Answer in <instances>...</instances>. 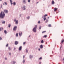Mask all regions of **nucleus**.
<instances>
[{
	"mask_svg": "<svg viewBox=\"0 0 64 64\" xmlns=\"http://www.w3.org/2000/svg\"><path fill=\"white\" fill-rule=\"evenodd\" d=\"M5 16V14L4 12H2L0 14V17L2 19H4Z\"/></svg>",
	"mask_w": 64,
	"mask_h": 64,
	"instance_id": "1",
	"label": "nucleus"
},
{
	"mask_svg": "<svg viewBox=\"0 0 64 64\" xmlns=\"http://www.w3.org/2000/svg\"><path fill=\"white\" fill-rule=\"evenodd\" d=\"M37 28V25H36L35 26L34 28L33 29V31H34V32L36 33L37 31L36 28Z\"/></svg>",
	"mask_w": 64,
	"mask_h": 64,
	"instance_id": "2",
	"label": "nucleus"
},
{
	"mask_svg": "<svg viewBox=\"0 0 64 64\" xmlns=\"http://www.w3.org/2000/svg\"><path fill=\"white\" fill-rule=\"evenodd\" d=\"M22 9H23V10H26V6H24L22 7Z\"/></svg>",
	"mask_w": 64,
	"mask_h": 64,
	"instance_id": "3",
	"label": "nucleus"
},
{
	"mask_svg": "<svg viewBox=\"0 0 64 64\" xmlns=\"http://www.w3.org/2000/svg\"><path fill=\"white\" fill-rule=\"evenodd\" d=\"M16 63V62L15 60L12 61L11 62L12 64H15Z\"/></svg>",
	"mask_w": 64,
	"mask_h": 64,
	"instance_id": "4",
	"label": "nucleus"
},
{
	"mask_svg": "<svg viewBox=\"0 0 64 64\" xmlns=\"http://www.w3.org/2000/svg\"><path fill=\"white\" fill-rule=\"evenodd\" d=\"M17 28V26H15L14 27V31H16V30Z\"/></svg>",
	"mask_w": 64,
	"mask_h": 64,
	"instance_id": "5",
	"label": "nucleus"
},
{
	"mask_svg": "<svg viewBox=\"0 0 64 64\" xmlns=\"http://www.w3.org/2000/svg\"><path fill=\"white\" fill-rule=\"evenodd\" d=\"M42 18L44 19V21H45L46 20V17L45 16H43Z\"/></svg>",
	"mask_w": 64,
	"mask_h": 64,
	"instance_id": "6",
	"label": "nucleus"
},
{
	"mask_svg": "<svg viewBox=\"0 0 64 64\" xmlns=\"http://www.w3.org/2000/svg\"><path fill=\"white\" fill-rule=\"evenodd\" d=\"M4 12L6 13H8V11L7 10H5L4 11Z\"/></svg>",
	"mask_w": 64,
	"mask_h": 64,
	"instance_id": "7",
	"label": "nucleus"
},
{
	"mask_svg": "<svg viewBox=\"0 0 64 64\" xmlns=\"http://www.w3.org/2000/svg\"><path fill=\"white\" fill-rule=\"evenodd\" d=\"M30 59H32V58H33V56H32V55H30Z\"/></svg>",
	"mask_w": 64,
	"mask_h": 64,
	"instance_id": "8",
	"label": "nucleus"
},
{
	"mask_svg": "<svg viewBox=\"0 0 64 64\" xmlns=\"http://www.w3.org/2000/svg\"><path fill=\"white\" fill-rule=\"evenodd\" d=\"M18 42L16 41L15 42V45H18Z\"/></svg>",
	"mask_w": 64,
	"mask_h": 64,
	"instance_id": "9",
	"label": "nucleus"
},
{
	"mask_svg": "<svg viewBox=\"0 0 64 64\" xmlns=\"http://www.w3.org/2000/svg\"><path fill=\"white\" fill-rule=\"evenodd\" d=\"M10 2L11 3V5H13V3H12V0H10Z\"/></svg>",
	"mask_w": 64,
	"mask_h": 64,
	"instance_id": "10",
	"label": "nucleus"
},
{
	"mask_svg": "<svg viewBox=\"0 0 64 64\" xmlns=\"http://www.w3.org/2000/svg\"><path fill=\"white\" fill-rule=\"evenodd\" d=\"M23 2L24 4H26V0H23Z\"/></svg>",
	"mask_w": 64,
	"mask_h": 64,
	"instance_id": "11",
	"label": "nucleus"
},
{
	"mask_svg": "<svg viewBox=\"0 0 64 64\" xmlns=\"http://www.w3.org/2000/svg\"><path fill=\"white\" fill-rule=\"evenodd\" d=\"M2 24H5V21H3V20H2Z\"/></svg>",
	"mask_w": 64,
	"mask_h": 64,
	"instance_id": "12",
	"label": "nucleus"
},
{
	"mask_svg": "<svg viewBox=\"0 0 64 64\" xmlns=\"http://www.w3.org/2000/svg\"><path fill=\"white\" fill-rule=\"evenodd\" d=\"M55 4V2H54V1H52V5H54V4Z\"/></svg>",
	"mask_w": 64,
	"mask_h": 64,
	"instance_id": "13",
	"label": "nucleus"
},
{
	"mask_svg": "<svg viewBox=\"0 0 64 64\" xmlns=\"http://www.w3.org/2000/svg\"><path fill=\"white\" fill-rule=\"evenodd\" d=\"M21 50H22V46H20L19 48V50H20V51H21Z\"/></svg>",
	"mask_w": 64,
	"mask_h": 64,
	"instance_id": "14",
	"label": "nucleus"
},
{
	"mask_svg": "<svg viewBox=\"0 0 64 64\" xmlns=\"http://www.w3.org/2000/svg\"><path fill=\"white\" fill-rule=\"evenodd\" d=\"M43 48V45H41L40 46V48H41V49H42Z\"/></svg>",
	"mask_w": 64,
	"mask_h": 64,
	"instance_id": "15",
	"label": "nucleus"
},
{
	"mask_svg": "<svg viewBox=\"0 0 64 64\" xmlns=\"http://www.w3.org/2000/svg\"><path fill=\"white\" fill-rule=\"evenodd\" d=\"M49 22V20L48 19H46V23H48Z\"/></svg>",
	"mask_w": 64,
	"mask_h": 64,
	"instance_id": "16",
	"label": "nucleus"
},
{
	"mask_svg": "<svg viewBox=\"0 0 64 64\" xmlns=\"http://www.w3.org/2000/svg\"><path fill=\"white\" fill-rule=\"evenodd\" d=\"M19 35L20 36H21L22 35V32H21V33H19Z\"/></svg>",
	"mask_w": 64,
	"mask_h": 64,
	"instance_id": "17",
	"label": "nucleus"
},
{
	"mask_svg": "<svg viewBox=\"0 0 64 64\" xmlns=\"http://www.w3.org/2000/svg\"><path fill=\"white\" fill-rule=\"evenodd\" d=\"M16 24H18V20H17L16 22Z\"/></svg>",
	"mask_w": 64,
	"mask_h": 64,
	"instance_id": "18",
	"label": "nucleus"
},
{
	"mask_svg": "<svg viewBox=\"0 0 64 64\" xmlns=\"http://www.w3.org/2000/svg\"><path fill=\"white\" fill-rule=\"evenodd\" d=\"M58 10V9L56 8H54V11L56 12V10Z\"/></svg>",
	"mask_w": 64,
	"mask_h": 64,
	"instance_id": "19",
	"label": "nucleus"
},
{
	"mask_svg": "<svg viewBox=\"0 0 64 64\" xmlns=\"http://www.w3.org/2000/svg\"><path fill=\"white\" fill-rule=\"evenodd\" d=\"M22 62L23 63H25V60H23L22 61Z\"/></svg>",
	"mask_w": 64,
	"mask_h": 64,
	"instance_id": "20",
	"label": "nucleus"
},
{
	"mask_svg": "<svg viewBox=\"0 0 64 64\" xmlns=\"http://www.w3.org/2000/svg\"><path fill=\"white\" fill-rule=\"evenodd\" d=\"M11 24H9L8 25V27H9V28H10V27H11Z\"/></svg>",
	"mask_w": 64,
	"mask_h": 64,
	"instance_id": "21",
	"label": "nucleus"
},
{
	"mask_svg": "<svg viewBox=\"0 0 64 64\" xmlns=\"http://www.w3.org/2000/svg\"><path fill=\"white\" fill-rule=\"evenodd\" d=\"M16 3H15V2H14V6H15V5H16Z\"/></svg>",
	"mask_w": 64,
	"mask_h": 64,
	"instance_id": "22",
	"label": "nucleus"
},
{
	"mask_svg": "<svg viewBox=\"0 0 64 64\" xmlns=\"http://www.w3.org/2000/svg\"><path fill=\"white\" fill-rule=\"evenodd\" d=\"M16 37H18V33H17L16 34Z\"/></svg>",
	"mask_w": 64,
	"mask_h": 64,
	"instance_id": "23",
	"label": "nucleus"
},
{
	"mask_svg": "<svg viewBox=\"0 0 64 64\" xmlns=\"http://www.w3.org/2000/svg\"><path fill=\"white\" fill-rule=\"evenodd\" d=\"M31 2V0H28V3H30Z\"/></svg>",
	"mask_w": 64,
	"mask_h": 64,
	"instance_id": "24",
	"label": "nucleus"
},
{
	"mask_svg": "<svg viewBox=\"0 0 64 64\" xmlns=\"http://www.w3.org/2000/svg\"><path fill=\"white\" fill-rule=\"evenodd\" d=\"M3 30V28H0V31H1V30Z\"/></svg>",
	"mask_w": 64,
	"mask_h": 64,
	"instance_id": "25",
	"label": "nucleus"
},
{
	"mask_svg": "<svg viewBox=\"0 0 64 64\" xmlns=\"http://www.w3.org/2000/svg\"><path fill=\"white\" fill-rule=\"evenodd\" d=\"M4 4L5 5H7V3L6 2H4Z\"/></svg>",
	"mask_w": 64,
	"mask_h": 64,
	"instance_id": "26",
	"label": "nucleus"
},
{
	"mask_svg": "<svg viewBox=\"0 0 64 64\" xmlns=\"http://www.w3.org/2000/svg\"><path fill=\"white\" fill-rule=\"evenodd\" d=\"M9 55H10V56H11L12 55L11 53L10 52L9 53Z\"/></svg>",
	"mask_w": 64,
	"mask_h": 64,
	"instance_id": "27",
	"label": "nucleus"
},
{
	"mask_svg": "<svg viewBox=\"0 0 64 64\" xmlns=\"http://www.w3.org/2000/svg\"><path fill=\"white\" fill-rule=\"evenodd\" d=\"M41 43H44V41H43V40H42V41H41Z\"/></svg>",
	"mask_w": 64,
	"mask_h": 64,
	"instance_id": "28",
	"label": "nucleus"
},
{
	"mask_svg": "<svg viewBox=\"0 0 64 64\" xmlns=\"http://www.w3.org/2000/svg\"><path fill=\"white\" fill-rule=\"evenodd\" d=\"M4 32L5 34H7V31L6 30H5Z\"/></svg>",
	"mask_w": 64,
	"mask_h": 64,
	"instance_id": "29",
	"label": "nucleus"
},
{
	"mask_svg": "<svg viewBox=\"0 0 64 64\" xmlns=\"http://www.w3.org/2000/svg\"><path fill=\"white\" fill-rule=\"evenodd\" d=\"M64 42V40H62V43H63V42Z\"/></svg>",
	"mask_w": 64,
	"mask_h": 64,
	"instance_id": "30",
	"label": "nucleus"
},
{
	"mask_svg": "<svg viewBox=\"0 0 64 64\" xmlns=\"http://www.w3.org/2000/svg\"><path fill=\"white\" fill-rule=\"evenodd\" d=\"M49 27H51V24L49 25Z\"/></svg>",
	"mask_w": 64,
	"mask_h": 64,
	"instance_id": "31",
	"label": "nucleus"
},
{
	"mask_svg": "<svg viewBox=\"0 0 64 64\" xmlns=\"http://www.w3.org/2000/svg\"><path fill=\"white\" fill-rule=\"evenodd\" d=\"M8 49H9V50H10V51L11 50V48H10V47H9L8 48Z\"/></svg>",
	"mask_w": 64,
	"mask_h": 64,
	"instance_id": "32",
	"label": "nucleus"
},
{
	"mask_svg": "<svg viewBox=\"0 0 64 64\" xmlns=\"http://www.w3.org/2000/svg\"><path fill=\"white\" fill-rule=\"evenodd\" d=\"M42 58H40L39 59V60H42Z\"/></svg>",
	"mask_w": 64,
	"mask_h": 64,
	"instance_id": "33",
	"label": "nucleus"
},
{
	"mask_svg": "<svg viewBox=\"0 0 64 64\" xmlns=\"http://www.w3.org/2000/svg\"><path fill=\"white\" fill-rule=\"evenodd\" d=\"M26 53H28V50H26Z\"/></svg>",
	"mask_w": 64,
	"mask_h": 64,
	"instance_id": "34",
	"label": "nucleus"
},
{
	"mask_svg": "<svg viewBox=\"0 0 64 64\" xmlns=\"http://www.w3.org/2000/svg\"><path fill=\"white\" fill-rule=\"evenodd\" d=\"M28 19H30V17H28L27 18Z\"/></svg>",
	"mask_w": 64,
	"mask_h": 64,
	"instance_id": "35",
	"label": "nucleus"
},
{
	"mask_svg": "<svg viewBox=\"0 0 64 64\" xmlns=\"http://www.w3.org/2000/svg\"><path fill=\"white\" fill-rule=\"evenodd\" d=\"M20 17H21V16H22V14H20Z\"/></svg>",
	"mask_w": 64,
	"mask_h": 64,
	"instance_id": "36",
	"label": "nucleus"
},
{
	"mask_svg": "<svg viewBox=\"0 0 64 64\" xmlns=\"http://www.w3.org/2000/svg\"><path fill=\"white\" fill-rule=\"evenodd\" d=\"M47 37V36L46 35L44 36V37L45 38H46V37Z\"/></svg>",
	"mask_w": 64,
	"mask_h": 64,
	"instance_id": "37",
	"label": "nucleus"
},
{
	"mask_svg": "<svg viewBox=\"0 0 64 64\" xmlns=\"http://www.w3.org/2000/svg\"><path fill=\"white\" fill-rule=\"evenodd\" d=\"M23 58L24 60V58H25V56H23Z\"/></svg>",
	"mask_w": 64,
	"mask_h": 64,
	"instance_id": "38",
	"label": "nucleus"
},
{
	"mask_svg": "<svg viewBox=\"0 0 64 64\" xmlns=\"http://www.w3.org/2000/svg\"><path fill=\"white\" fill-rule=\"evenodd\" d=\"M0 40H2V38L1 37H0Z\"/></svg>",
	"mask_w": 64,
	"mask_h": 64,
	"instance_id": "39",
	"label": "nucleus"
},
{
	"mask_svg": "<svg viewBox=\"0 0 64 64\" xmlns=\"http://www.w3.org/2000/svg\"><path fill=\"white\" fill-rule=\"evenodd\" d=\"M26 43V42H24L23 43L24 45H25V44Z\"/></svg>",
	"mask_w": 64,
	"mask_h": 64,
	"instance_id": "40",
	"label": "nucleus"
},
{
	"mask_svg": "<svg viewBox=\"0 0 64 64\" xmlns=\"http://www.w3.org/2000/svg\"><path fill=\"white\" fill-rule=\"evenodd\" d=\"M2 7H3V6H2V5H1V8H2Z\"/></svg>",
	"mask_w": 64,
	"mask_h": 64,
	"instance_id": "41",
	"label": "nucleus"
},
{
	"mask_svg": "<svg viewBox=\"0 0 64 64\" xmlns=\"http://www.w3.org/2000/svg\"><path fill=\"white\" fill-rule=\"evenodd\" d=\"M16 19H15L14 21V22H16Z\"/></svg>",
	"mask_w": 64,
	"mask_h": 64,
	"instance_id": "42",
	"label": "nucleus"
},
{
	"mask_svg": "<svg viewBox=\"0 0 64 64\" xmlns=\"http://www.w3.org/2000/svg\"><path fill=\"white\" fill-rule=\"evenodd\" d=\"M5 60H7V58H5Z\"/></svg>",
	"mask_w": 64,
	"mask_h": 64,
	"instance_id": "43",
	"label": "nucleus"
},
{
	"mask_svg": "<svg viewBox=\"0 0 64 64\" xmlns=\"http://www.w3.org/2000/svg\"><path fill=\"white\" fill-rule=\"evenodd\" d=\"M41 28H42V27H41V26H40V29H41Z\"/></svg>",
	"mask_w": 64,
	"mask_h": 64,
	"instance_id": "44",
	"label": "nucleus"
},
{
	"mask_svg": "<svg viewBox=\"0 0 64 64\" xmlns=\"http://www.w3.org/2000/svg\"><path fill=\"white\" fill-rule=\"evenodd\" d=\"M38 23L39 24H40V22L39 21V22H38Z\"/></svg>",
	"mask_w": 64,
	"mask_h": 64,
	"instance_id": "45",
	"label": "nucleus"
},
{
	"mask_svg": "<svg viewBox=\"0 0 64 64\" xmlns=\"http://www.w3.org/2000/svg\"><path fill=\"white\" fill-rule=\"evenodd\" d=\"M6 47H8V44H7L6 45Z\"/></svg>",
	"mask_w": 64,
	"mask_h": 64,
	"instance_id": "46",
	"label": "nucleus"
},
{
	"mask_svg": "<svg viewBox=\"0 0 64 64\" xmlns=\"http://www.w3.org/2000/svg\"><path fill=\"white\" fill-rule=\"evenodd\" d=\"M45 32H46V31H45L44 32H42V33H45Z\"/></svg>",
	"mask_w": 64,
	"mask_h": 64,
	"instance_id": "47",
	"label": "nucleus"
},
{
	"mask_svg": "<svg viewBox=\"0 0 64 64\" xmlns=\"http://www.w3.org/2000/svg\"><path fill=\"white\" fill-rule=\"evenodd\" d=\"M39 64H41V62H40Z\"/></svg>",
	"mask_w": 64,
	"mask_h": 64,
	"instance_id": "48",
	"label": "nucleus"
},
{
	"mask_svg": "<svg viewBox=\"0 0 64 64\" xmlns=\"http://www.w3.org/2000/svg\"><path fill=\"white\" fill-rule=\"evenodd\" d=\"M45 16H47V14H46Z\"/></svg>",
	"mask_w": 64,
	"mask_h": 64,
	"instance_id": "49",
	"label": "nucleus"
},
{
	"mask_svg": "<svg viewBox=\"0 0 64 64\" xmlns=\"http://www.w3.org/2000/svg\"><path fill=\"white\" fill-rule=\"evenodd\" d=\"M16 48H14V50H16Z\"/></svg>",
	"mask_w": 64,
	"mask_h": 64,
	"instance_id": "50",
	"label": "nucleus"
},
{
	"mask_svg": "<svg viewBox=\"0 0 64 64\" xmlns=\"http://www.w3.org/2000/svg\"><path fill=\"white\" fill-rule=\"evenodd\" d=\"M4 3H3V5H4Z\"/></svg>",
	"mask_w": 64,
	"mask_h": 64,
	"instance_id": "51",
	"label": "nucleus"
},
{
	"mask_svg": "<svg viewBox=\"0 0 64 64\" xmlns=\"http://www.w3.org/2000/svg\"><path fill=\"white\" fill-rule=\"evenodd\" d=\"M38 50H39V51H40V49H39Z\"/></svg>",
	"mask_w": 64,
	"mask_h": 64,
	"instance_id": "52",
	"label": "nucleus"
},
{
	"mask_svg": "<svg viewBox=\"0 0 64 64\" xmlns=\"http://www.w3.org/2000/svg\"><path fill=\"white\" fill-rule=\"evenodd\" d=\"M61 48H62V46H61L60 48V49H61Z\"/></svg>",
	"mask_w": 64,
	"mask_h": 64,
	"instance_id": "53",
	"label": "nucleus"
},
{
	"mask_svg": "<svg viewBox=\"0 0 64 64\" xmlns=\"http://www.w3.org/2000/svg\"><path fill=\"white\" fill-rule=\"evenodd\" d=\"M48 19H49V17H48Z\"/></svg>",
	"mask_w": 64,
	"mask_h": 64,
	"instance_id": "54",
	"label": "nucleus"
},
{
	"mask_svg": "<svg viewBox=\"0 0 64 64\" xmlns=\"http://www.w3.org/2000/svg\"><path fill=\"white\" fill-rule=\"evenodd\" d=\"M30 36H29V37H30Z\"/></svg>",
	"mask_w": 64,
	"mask_h": 64,
	"instance_id": "55",
	"label": "nucleus"
},
{
	"mask_svg": "<svg viewBox=\"0 0 64 64\" xmlns=\"http://www.w3.org/2000/svg\"><path fill=\"white\" fill-rule=\"evenodd\" d=\"M2 0H0V1H2Z\"/></svg>",
	"mask_w": 64,
	"mask_h": 64,
	"instance_id": "56",
	"label": "nucleus"
},
{
	"mask_svg": "<svg viewBox=\"0 0 64 64\" xmlns=\"http://www.w3.org/2000/svg\"><path fill=\"white\" fill-rule=\"evenodd\" d=\"M63 60H64V58L63 59Z\"/></svg>",
	"mask_w": 64,
	"mask_h": 64,
	"instance_id": "57",
	"label": "nucleus"
},
{
	"mask_svg": "<svg viewBox=\"0 0 64 64\" xmlns=\"http://www.w3.org/2000/svg\"><path fill=\"white\" fill-rule=\"evenodd\" d=\"M38 2H37V3L38 4Z\"/></svg>",
	"mask_w": 64,
	"mask_h": 64,
	"instance_id": "58",
	"label": "nucleus"
}]
</instances>
